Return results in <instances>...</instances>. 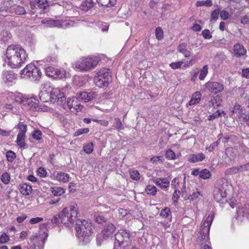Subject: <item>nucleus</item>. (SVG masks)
Returning <instances> with one entry per match:
<instances>
[{
  "label": "nucleus",
  "mask_w": 249,
  "mask_h": 249,
  "mask_svg": "<svg viewBox=\"0 0 249 249\" xmlns=\"http://www.w3.org/2000/svg\"><path fill=\"white\" fill-rule=\"evenodd\" d=\"M234 53L237 57H240L246 53V50L244 47L239 43H236L234 45Z\"/></svg>",
  "instance_id": "6ab92c4d"
},
{
  "label": "nucleus",
  "mask_w": 249,
  "mask_h": 249,
  "mask_svg": "<svg viewBox=\"0 0 249 249\" xmlns=\"http://www.w3.org/2000/svg\"><path fill=\"white\" fill-rule=\"evenodd\" d=\"M170 209L168 207H165L160 211V215L163 218H167L171 215Z\"/></svg>",
  "instance_id": "79ce46f5"
},
{
  "label": "nucleus",
  "mask_w": 249,
  "mask_h": 249,
  "mask_svg": "<svg viewBox=\"0 0 249 249\" xmlns=\"http://www.w3.org/2000/svg\"><path fill=\"white\" fill-rule=\"evenodd\" d=\"M130 178L135 180H138L140 178V174L137 170H132L130 172Z\"/></svg>",
  "instance_id": "09e8293b"
},
{
  "label": "nucleus",
  "mask_w": 249,
  "mask_h": 249,
  "mask_svg": "<svg viewBox=\"0 0 249 249\" xmlns=\"http://www.w3.org/2000/svg\"><path fill=\"white\" fill-rule=\"evenodd\" d=\"M36 1L40 9H45L48 6L47 0H36Z\"/></svg>",
  "instance_id": "6e6d98bb"
},
{
  "label": "nucleus",
  "mask_w": 249,
  "mask_h": 249,
  "mask_svg": "<svg viewBox=\"0 0 249 249\" xmlns=\"http://www.w3.org/2000/svg\"><path fill=\"white\" fill-rule=\"evenodd\" d=\"M70 178L69 175L64 172H60L57 174L55 176L56 180L60 182H67L69 181Z\"/></svg>",
  "instance_id": "bb28decb"
},
{
  "label": "nucleus",
  "mask_w": 249,
  "mask_h": 249,
  "mask_svg": "<svg viewBox=\"0 0 249 249\" xmlns=\"http://www.w3.org/2000/svg\"><path fill=\"white\" fill-rule=\"evenodd\" d=\"M67 105L71 111L76 110L78 112L81 111L83 108V106L81 105L80 99L78 98L77 95L76 96L69 98L67 101Z\"/></svg>",
  "instance_id": "9b49d317"
},
{
  "label": "nucleus",
  "mask_w": 249,
  "mask_h": 249,
  "mask_svg": "<svg viewBox=\"0 0 249 249\" xmlns=\"http://www.w3.org/2000/svg\"><path fill=\"white\" fill-rule=\"evenodd\" d=\"M43 220V218L42 217H37L35 218H32L30 219L29 222L30 223L32 224H34L36 223H39L41 221H42Z\"/></svg>",
  "instance_id": "774afa93"
},
{
  "label": "nucleus",
  "mask_w": 249,
  "mask_h": 249,
  "mask_svg": "<svg viewBox=\"0 0 249 249\" xmlns=\"http://www.w3.org/2000/svg\"><path fill=\"white\" fill-rule=\"evenodd\" d=\"M213 218L214 215L211 213L203 222L196 239V245L202 246L208 241L210 229Z\"/></svg>",
  "instance_id": "20e7f679"
},
{
  "label": "nucleus",
  "mask_w": 249,
  "mask_h": 249,
  "mask_svg": "<svg viewBox=\"0 0 249 249\" xmlns=\"http://www.w3.org/2000/svg\"><path fill=\"white\" fill-rule=\"evenodd\" d=\"M6 55L8 64L13 68L20 67L28 58V54L25 50L20 46L15 44L8 47Z\"/></svg>",
  "instance_id": "f257e3e1"
},
{
  "label": "nucleus",
  "mask_w": 249,
  "mask_h": 249,
  "mask_svg": "<svg viewBox=\"0 0 249 249\" xmlns=\"http://www.w3.org/2000/svg\"><path fill=\"white\" fill-rule=\"evenodd\" d=\"M26 101L31 109H36L38 107V100L35 98H27Z\"/></svg>",
  "instance_id": "7c9ffc66"
},
{
  "label": "nucleus",
  "mask_w": 249,
  "mask_h": 249,
  "mask_svg": "<svg viewBox=\"0 0 249 249\" xmlns=\"http://www.w3.org/2000/svg\"><path fill=\"white\" fill-rule=\"evenodd\" d=\"M210 176L211 173L210 171L206 169L202 170L199 173L200 178L204 179L209 178Z\"/></svg>",
  "instance_id": "a19ab883"
},
{
  "label": "nucleus",
  "mask_w": 249,
  "mask_h": 249,
  "mask_svg": "<svg viewBox=\"0 0 249 249\" xmlns=\"http://www.w3.org/2000/svg\"><path fill=\"white\" fill-rule=\"evenodd\" d=\"M240 173L249 171V162L239 166Z\"/></svg>",
  "instance_id": "e2e57ef3"
},
{
  "label": "nucleus",
  "mask_w": 249,
  "mask_h": 249,
  "mask_svg": "<svg viewBox=\"0 0 249 249\" xmlns=\"http://www.w3.org/2000/svg\"><path fill=\"white\" fill-rule=\"evenodd\" d=\"M46 170L43 167H40L37 170V174L40 177L43 178L46 176L47 175Z\"/></svg>",
  "instance_id": "69168bd1"
},
{
  "label": "nucleus",
  "mask_w": 249,
  "mask_h": 249,
  "mask_svg": "<svg viewBox=\"0 0 249 249\" xmlns=\"http://www.w3.org/2000/svg\"><path fill=\"white\" fill-rule=\"evenodd\" d=\"M205 158V156L202 153L197 155L192 154L188 157V161L192 163L202 161Z\"/></svg>",
  "instance_id": "5701e85b"
},
{
  "label": "nucleus",
  "mask_w": 249,
  "mask_h": 249,
  "mask_svg": "<svg viewBox=\"0 0 249 249\" xmlns=\"http://www.w3.org/2000/svg\"><path fill=\"white\" fill-rule=\"evenodd\" d=\"M75 230L79 238L83 237V240L88 242L92 233L93 227L90 220L78 219L76 221Z\"/></svg>",
  "instance_id": "7ed1b4c3"
},
{
  "label": "nucleus",
  "mask_w": 249,
  "mask_h": 249,
  "mask_svg": "<svg viewBox=\"0 0 249 249\" xmlns=\"http://www.w3.org/2000/svg\"><path fill=\"white\" fill-rule=\"evenodd\" d=\"M156 37L158 40L161 39L163 37V32L161 27H157L155 29Z\"/></svg>",
  "instance_id": "a18cd8bd"
},
{
  "label": "nucleus",
  "mask_w": 249,
  "mask_h": 249,
  "mask_svg": "<svg viewBox=\"0 0 249 249\" xmlns=\"http://www.w3.org/2000/svg\"><path fill=\"white\" fill-rule=\"evenodd\" d=\"M18 128L19 129V132L18 134H22L25 135L26 132H27V125L25 124H24L22 122H19L18 125Z\"/></svg>",
  "instance_id": "58836bf2"
},
{
  "label": "nucleus",
  "mask_w": 249,
  "mask_h": 249,
  "mask_svg": "<svg viewBox=\"0 0 249 249\" xmlns=\"http://www.w3.org/2000/svg\"><path fill=\"white\" fill-rule=\"evenodd\" d=\"M117 0H97V2L102 6L111 7L113 6Z\"/></svg>",
  "instance_id": "2f4dec72"
},
{
  "label": "nucleus",
  "mask_w": 249,
  "mask_h": 249,
  "mask_svg": "<svg viewBox=\"0 0 249 249\" xmlns=\"http://www.w3.org/2000/svg\"><path fill=\"white\" fill-rule=\"evenodd\" d=\"M99 61L97 56L83 57L75 62L74 68L80 71H87L95 67Z\"/></svg>",
  "instance_id": "39448f33"
},
{
  "label": "nucleus",
  "mask_w": 249,
  "mask_h": 249,
  "mask_svg": "<svg viewBox=\"0 0 249 249\" xmlns=\"http://www.w3.org/2000/svg\"><path fill=\"white\" fill-rule=\"evenodd\" d=\"M218 142L217 141L214 142L209 146H206V149L209 152H212L218 146Z\"/></svg>",
  "instance_id": "0e129e2a"
},
{
  "label": "nucleus",
  "mask_w": 249,
  "mask_h": 249,
  "mask_svg": "<svg viewBox=\"0 0 249 249\" xmlns=\"http://www.w3.org/2000/svg\"><path fill=\"white\" fill-rule=\"evenodd\" d=\"M20 74L22 78L37 81L40 79L42 73L37 67L31 63L27 65L21 71Z\"/></svg>",
  "instance_id": "0eeeda50"
},
{
  "label": "nucleus",
  "mask_w": 249,
  "mask_h": 249,
  "mask_svg": "<svg viewBox=\"0 0 249 249\" xmlns=\"http://www.w3.org/2000/svg\"><path fill=\"white\" fill-rule=\"evenodd\" d=\"M166 158L169 160H174L176 158V155L175 152L171 149H168L165 153Z\"/></svg>",
  "instance_id": "8fccbe9b"
},
{
  "label": "nucleus",
  "mask_w": 249,
  "mask_h": 249,
  "mask_svg": "<svg viewBox=\"0 0 249 249\" xmlns=\"http://www.w3.org/2000/svg\"><path fill=\"white\" fill-rule=\"evenodd\" d=\"M95 221L99 224H102L107 221V219L103 214H97L94 217Z\"/></svg>",
  "instance_id": "ea45409f"
},
{
  "label": "nucleus",
  "mask_w": 249,
  "mask_h": 249,
  "mask_svg": "<svg viewBox=\"0 0 249 249\" xmlns=\"http://www.w3.org/2000/svg\"><path fill=\"white\" fill-rule=\"evenodd\" d=\"M0 36L1 40L4 42L8 41L12 37L11 34L3 23H0Z\"/></svg>",
  "instance_id": "ddd939ff"
},
{
  "label": "nucleus",
  "mask_w": 249,
  "mask_h": 249,
  "mask_svg": "<svg viewBox=\"0 0 249 249\" xmlns=\"http://www.w3.org/2000/svg\"><path fill=\"white\" fill-rule=\"evenodd\" d=\"M89 132L88 128H81L77 130L74 134V137H77L83 134H87Z\"/></svg>",
  "instance_id": "4d7b16f0"
},
{
  "label": "nucleus",
  "mask_w": 249,
  "mask_h": 249,
  "mask_svg": "<svg viewBox=\"0 0 249 249\" xmlns=\"http://www.w3.org/2000/svg\"><path fill=\"white\" fill-rule=\"evenodd\" d=\"M242 109L241 108V107L240 105L235 103L234 105L233 109L231 110V115H232L234 113H238L239 115L242 113Z\"/></svg>",
  "instance_id": "49530a36"
},
{
  "label": "nucleus",
  "mask_w": 249,
  "mask_h": 249,
  "mask_svg": "<svg viewBox=\"0 0 249 249\" xmlns=\"http://www.w3.org/2000/svg\"><path fill=\"white\" fill-rule=\"evenodd\" d=\"M239 173H240V171L239 166L229 168L225 171V174L227 175L236 174Z\"/></svg>",
  "instance_id": "f704fd0d"
},
{
  "label": "nucleus",
  "mask_w": 249,
  "mask_h": 249,
  "mask_svg": "<svg viewBox=\"0 0 249 249\" xmlns=\"http://www.w3.org/2000/svg\"><path fill=\"white\" fill-rule=\"evenodd\" d=\"M42 133L41 131L39 130H35L33 134L32 137L34 139L36 140H40L42 138Z\"/></svg>",
  "instance_id": "13d9d810"
},
{
  "label": "nucleus",
  "mask_w": 249,
  "mask_h": 249,
  "mask_svg": "<svg viewBox=\"0 0 249 249\" xmlns=\"http://www.w3.org/2000/svg\"><path fill=\"white\" fill-rule=\"evenodd\" d=\"M220 17L223 20H226L229 18V14L228 12L225 10L220 11Z\"/></svg>",
  "instance_id": "338daca9"
},
{
  "label": "nucleus",
  "mask_w": 249,
  "mask_h": 249,
  "mask_svg": "<svg viewBox=\"0 0 249 249\" xmlns=\"http://www.w3.org/2000/svg\"><path fill=\"white\" fill-rule=\"evenodd\" d=\"M155 184L162 189H164L169 186V181L166 178H158L155 181Z\"/></svg>",
  "instance_id": "393cba45"
},
{
  "label": "nucleus",
  "mask_w": 249,
  "mask_h": 249,
  "mask_svg": "<svg viewBox=\"0 0 249 249\" xmlns=\"http://www.w3.org/2000/svg\"><path fill=\"white\" fill-rule=\"evenodd\" d=\"M52 101L63 102L65 100L66 97L63 92L59 89L52 88L50 89Z\"/></svg>",
  "instance_id": "f8f14e48"
},
{
  "label": "nucleus",
  "mask_w": 249,
  "mask_h": 249,
  "mask_svg": "<svg viewBox=\"0 0 249 249\" xmlns=\"http://www.w3.org/2000/svg\"><path fill=\"white\" fill-rule=\"evenodd\" d=\"M201 97V94L199 91H196L193 94L191 100L189 101L190 105H194L199 103Z\"/></svg>",
  "instance_id": "cd10ccee"
},
{
  "label": "nucleus",
  "mask_w": 249,
  "mask_h": 249,
  "mask_svg": "<svg viewBox=\"0 0 249 249\" xmlns=\"http://www.w3.org/2000/svg\"><path fill=\"white\" fill-rule=\"evenodd\" d=\"M114 121L115 123L113 125L114 128L119 130H123L124 128L121 120L119 118H116L114 119Z\"/></svg>",
  "instance_id": "c03bdc74"
},
{
  "label": "nucleus",
  "mask_w": 249,
  "mask_h": 249,
  "mask_svg": "<svg viewBox=\"0 0 249 249\" xmlns=\"http://www.w3.org/2000/svg\"><path fill=\"white\" fill-rule=\"evenodd\" d=\"M115 230V226L112 223H108L102 230L103 237L106 239L110 237Z\"/></svg>",
  "instance_id": "4468645a"
},
{
  "label": "nucleus",
  "mask_w": 249,
  "mask_h": 249,
  "mask_svg": "<svg viewBox=\"0 0 249 249\" xmlns=\"http://www.w3.org/2000/svg\"><path fill=\"white\" fill-rule=\"evenodd\" d=\"M14 4L13 0H8L0 5V11L2 12H6L7 14L13 13V7Z\"/></svg>",
  "instance_id": "2eb2a0df"
},
{
  "label": "nucleus",
  "mask_w": 249,
  "mask_h": 249,
  "mask_svg": "<svg viewBox=\"0 0 249 249\" xmlns=\"http://www.w3.org/2000/svg\"><path fill=\"white\" fill-rule=\"evenodd\" d=\"M2 78L3 80L7 83L13 82L16 79V76L12 71H4Z\"/></svg>",
  "instance_id": "4be33fe9"
},
{
  "label": "nucleus",
  "mask_w": 249,
  "mask_h": 249,
  "mask_svg": "<svg viewBox=\"0 0 249 249\" xmlns=\"http://www.w3.org/2000/svg\"><path fill=\"white\" fill-rule=\"evenodd\" d=\"M9 239V236L5 232L0 235V243L1 244L7 243Z\"/></svg>",
  "instance_id": "603ef678"
},
{
  "label": "nucleus",
  "mask_w": 249,
  "mask_h": 249,
  "mask_svg": "<svg viewBox=\"0 0 249 249\" xmlns=\"http://www.w3.org/2000/svg\"><path fill=\"white\" fill-rule=\"evenodd\" d=\"M10 180V175L9 173H4L1 177V180L4 184H8Z\"/></svg>",
  "instance_id": "de8ad7c7"
},
{
  "label": "nucleus",
  "mask_w": 249,
  "mask_h": 249,
  "mask_svg": "<svg viewBox=\"0 0 249 249\" xmlns=\"http://www.w3.org/2000/svg\"><path fill=\"white\" fill-rule=\"evenodd\" d=\"M211 6L212 5V1L211 0H207L205 1H197L196 3V6Z\"/></svg>",
  "instance_id": "864d4df0"
},
{
  "label": "nucleus",
  "mask_w": 249,
  "mask_h": 249,
  "mask_svg": "<svg viewBox=\"0 0 249 249\" xmlns=\"http://www.w3.org/2000/svg\"><path fill=\"white\" fill-rule=\"evenodd\" d=\"M19 190L22 195L28 196L32 193V188L30 185L25 183L19 185Z\"/></svg>",
  "instance_id": "412c9836"
},
{
  "label": "nucleus",
  "mask_w": 249,
  "mask_h": 249,
  "mask_svg": "<svg viewBox=\"0 0 249 249\" xmlns=\"http://www.w3.org/2000/svg\"><path fill=\"white\" fill-rule=\"evenodd\" d=\"M187 44L182 43L178 46V51L182 53L185 57H188L191 55V52L187 49Z\"/></svg>",
  "instance_id": "b1692460"
},
{
  "label": "nucleus",
  "mask_w": 249,
  "mask_h": 249,
  "mask_svg": "<svg viewBox=\"0 0 249 249\" xmlns=\"http://www.w3.org/2000/svg\"><path fill=\"white\" fill-rule=\"evenodd\" d=\"M208 67L207 65H204L200 71L199 75V79L200 80H203L207 76L208 73Z\"/></svg>",
  "instance_id": "e433bc0d"
},
{
  "label": "nucleus",
  "mask_w": 249,
  "mask_h": 249,
  "mask_svg": "<svg viewBox=\"0 0 249 249\" xmlns=\"http://www.w3.org/2000/svg\"><path fill=\"white\" fill-rule=\"evenodd\" d=\"M204 86L209 92L215 94L221 92L224 89L223 84L217 82L209 81Z\"/></svg>",
  "instance_id": "9d476101"
},
{
  "label": "nucleus",
  "mask_w": 249,
  "mask_h": 249,
  "mask_svg": "<svg viewBox=\"0 0 249 249\" xmlns=\"http://www.w3.org/2000/svg\"><path fill=\"white\" fill-rule=\"evenodd\" d=\"M76 95L80 100L84 102H88L95 97V93L92 92L83 91L77 93Z\"/></svg>",
  "instance_id": "f3484780"
},
{
  "label": "nucleus",
  "mask_w": 249,
  "mask_h": 249,
  "mask_svg": "<svg viewBox=\"0 0 249 249\" xmlns=\"http://www.w3.org/2000/svg\"><path fill=\"white\" fill-rule=\"evenodd\" d=\"M183 63V62L182 61H178L177 62H173L170 64V66L173 69H176L180 68Z\"/></svg>",
  "instance_id": "680f3d73"
},
{
  "label": "nucleus",
  "mask_w": 249,
  "mask_h": 249,
  "mask_svg": "<svg viewBox=\"0 0 249 249\" xmlns=\"http://www.w3.org/2000/svg\"><path fill=\"white\" fill-rule=\"evenodd\" d=\"M13 11L17 15H24L26 13V11L24 8L21 6L17 5L13 7Z\"/></svg>",
  "instance_id": "c9c22d12"
},
{
  "label": "nucleus",
  "mask_w": 249,
  "mask_h": 249,
  "mask_svg": "<svg viewBox=\"0 0 249 249\" xmlns=\"http://www.w3.org/2000/svg\"><path fill=\"white\" fill-rule=\"evenodd\" d=\"M200 195V193L199 191L196 190V191H194L192 193H190L189 197L188 199L190 200H193L194 199L198 198V196Z\"/></svg>",
  "instance_id": "bf43d9fd"
},
{
  "label": "nucleus",
  "mask_w": 249,
  "mask_h": 249,
  "mask_svg": "<svg viewBox=\"0 0 249 249\" xmlns=\"http://www.w3.org/2000/svg\"><path fill=\"white\" fill-rule=\"evenodd\" d=\"M39 96L40 100L44 103L52 101L50 89L48 90L43 89L39 93Z\"/></svg>",
  "instance_id": "a211bd4d"
},
{
  "label": "nucleus",
  "mask_w": 249,
  "mask_h": 249,
  "mask_svg": "<svg viewBox=\"0 0 249 249\" xmlns=\"http://www.w3.org/2000/svg\"><path fill=\"white\" fill-rule=\"evenodd\" d=\"M46 75L54 79H63L66 77V72L63 69H59L52 66L45 68Z\"/></svg>",
  "instance_id": "1a4fd4ad"
},
{
  "label": "nucleus",
  "mask_w": 249,
  "mask_h": 249,
  "mask_svg": "<svg viewBox=\"0 0 249 249\" xmlns=\"http://www.w3.org/2000/svg\"><path fill=\"white\" fill-rule=\"evenodd\" d=\"M145 191L147 192L148 195L154 196L156 194L157 192V188L154 186L151 185H148L146 187Z\"/></svg>",
  "instance_id": "4c0bfd02"
},
{
  "label": "nucleus",
  "mask_w": 249,
  "mask_h": 249,
  "mask_svg": "<svg viewBox=\"0 0 249 249\" xmlns=\"http://www.w3.org/2000/svg\"><path fill=\"white\" fill-rule=\"evenodd\" d=\"M130 233L125 230H119L115 234L114 249H128L130 244Z\"/></svg>",
  "instance_id": "423d86ee"
},
{
  "label": "nucleus",
  "mask_w": 249,
  "mask_h": 249,
  "mask_svg": "<svg viewBox=\"0 0 249 249\" xmlns=\"http://www.w3.org/2000/svg\"><path fill=\"white\" fill-rule=\"evenodd\" d=\"M94 81L96 86L100 88L107 87L110 81L108 80L107 78L105 80L103 78L98 76H95Z\"/></svg>",
  "instance_id": "aec40b11"
},
{
  "label": "nucleus",
  "mask_w": 249,
  "mask_h": 249,
  "mask_svg": "<svg viewBox=\"0 0 249 249\" xmlns=\"http://www.w3.org/2000/svg\"><path fill=\"white\" fill-rule=\"evenodd\" d=\"M220 14V10L219 9H217L213 11L211 15V19L210 21L212 20H216L218 19L219 15Z\"/></svg>",
  "instance_id": "5fc2aeb1"
},
{
  "label": "nucleus",
  "mask_w": 249,
  "mask_h": 249,
  "mask_svg": "<svg viewBox=\"0 0 249 249\" xmlns=\"http://www.w3.org/2000/svg\"><path fill=\"white\" fill-rule=\"evenodd\" d=\"M227 196V192L226 190L221 188H216L213 192L214 199L217 202H220L226 198Z\"/></svg>",
  "instance_id": "dca6fc26"
},
{
  "label": "nucleus",
  "mask_w": 249,
  "mask_h": 249,
  "mask_svg": "<svg viewBox=\"0 0 249 249\" xmlns=\"http://www.w3.org/2000/svg\"><path fill=\"white\" fill-rule=\"evenodd\" d=\"M6 157L8 161L12 162L16 158V154L13 151L9 150L6 152Z\"/></svg>",
  "instance_id": "3c124183"
},
{
  "label": "nucleus",
  "mask_w": 249,
  "mask_h": 249,
  "mask_svg": "<svg viewBox=\"0 0 249 249\" xmlns=\"http://www.w3.org/2000/svg\"><path fill=\"white\" fill-rule=\"evenodd\" d=\"M83 149L85 152L87 154H90L93 150V145L92 142L86 144L84 145Z\"/></svg>",
  "instance_id": "37998d69"
},
{
  "label": "nucleus",
  "mask_w": 249,
  "mask_h": 249,
  "mask_svg": "<svg viewBox=\"0 0 249 249\" xmlns=\"http://www.w3.org/2000/svg\"><path fill=\"white\" fill-rule=\"evenodd\" d=\"M202 35L206 39H210L212 37V35L211 34L210 31L208 29H205L202 31Z\"/></svg>",
  "instance_id": "052dcab7"
},
{
  "label": "nucleus",
  "mask_w": 249,
  "mask_h": 249,
  "mask_svg": "<svg viewBox=\"0 0 249 249\" xmlns=\"http://www.w3.org/2000/svg\"><path fill=\"white\" fill-rule=\"evenodd\" d=\"M94 5L92 0H86L81 5V9L82 10L87 11L92 8Z\"/></svg>",
  "instance_id": "c85d7f7f"
},
{
  "label": "nucleus",
  "mask_w": 249,
  "mask_h": 249,
  "mask_svg": "<svg viewBox=\"0 0 249 249\" xmlns=\"http://www.w3.org/2000/svg\"><path fill=\"white\" fill-rule=\"evenodd\" d=\"M78 210V207L75 203H71L64 208L58 215L61 223L67 227L73 224L77 217Z\"/></svg>",
  "instance_id": "f03ea898"
},
{
  "label": "nucleus",
  "mask_w": 249,
  "mask_h": 249,
  "mask_svg": "<svg viewBox=\"0 0 249 249\" xmlns=\"http://www.w3.org/2000/svg\"><path fill=\"white\" fill-rule=\"evenodd\" d=\"M51 191L55 196H61L65 193V191L63 188L57 186L52 187Z\"/></svg>",
  "instance_id": "473e14b6"
},
{
  "label": "nucleus",
  "mask_w": 249,
  "mask_h": 249,
  "mask_svg": "<svg viewBox=\"0 0 249 249\" xmlns=\"http://www.w3.org/2000/svg\"><path fill=\"white\" fill-rule=\"evenodd\" d=\"M42 24H45L48 28H67L73 26V23L71 21H64L62 20L43 19L41 21Z\"/></svg>",
  "instance_id": "6e6552de"
},
{
  "label": "nucleus",
  "mask_w": 249,
  "mask_h": 249,
  "mask_svg": "<svg viewBox=\"0 0 249 249\" xmlns=\"http://www.w3.org/2000/svg\"><path fill=\"white\" fill-rule=\"evenodd\" d=\"M47 230L42 231V233H40L39 237H37V236H36V235H33L30 238L31 240L32 241L36 238V239L37 238L38 239V240H40L42 241V244H44L45 242L46 239L47 238V237L48 236V234L47 232Z\"/></svg>",
  "instance_id": "c756f323"
},
{
  "label": "nucleus",
  "mask_w": 249,
  "mask_h": 249,
  "mask_svg": "<svg viewBox=\"0 0 249 249\" xmlns=\"http://www.w3.org/2000/svg\"><path fill=\"white\" fill-rule=\"evenodd\" d=\"M109 69L107 68H103L100 70L97 73L98 76L103 78L104 79L110 81L111 76L110 74Z\"/></svg>",
  "instance_id": "a878e982"
},
{
  "label": "nucleus",
  "mask_w": 249,
  "mask_h": 249,
  "mask_svg": "<svg viewBox=\"0 0 249 249\" xmlns=\"http://www.w3.org/2000/svg\"><path fill=\"white\" fill-rule=\"evenodd\" d=\"M25 138V135L18 134L17 139V144L21 147L23 148L25 146V143L24 142Z\"/></svg>",
  "instance_id": "72a5a7b5"
}]
</instances>
